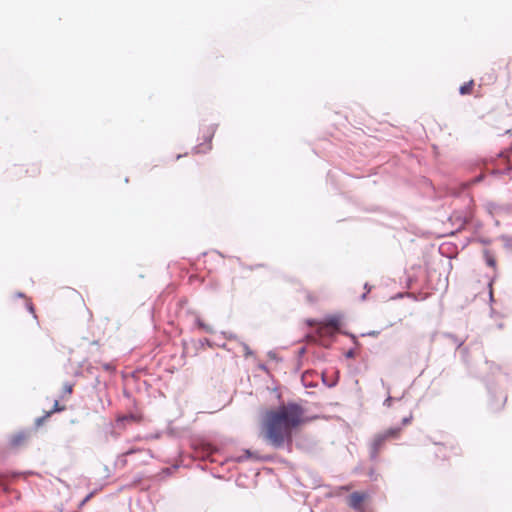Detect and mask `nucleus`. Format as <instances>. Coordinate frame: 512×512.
I'll return each mask as SVG.
<instances>
[{
    "label": "nucleus",
    "instance_id": "8",
    "mask_svg": "<svg viewBox=\"0 0 512 512\" xmlns=\"http://www.w3.org/2000/svg\"><path fill=\"white\" fill-rule=\"evenodd\" d=\"M196 323L198 325V327L202 330H204L205 332H208V333H213L214 330L212 328L211 325H208L206 324L201 318H196Z\"/></svg>",
    "mask_w": 512,
    "mask_h": 512
},
{
    "label": "nucleus",
    "instance_id": "14",
    "mask_svg": "<svg viewBox=\"0 0 512 512\" xmlns=\"http://www.w3.org/2000/svg\"><path fill=\"white\" fill-rule=\"evenodd\" d=\"M488 264L491 265V266H494L495 265V260L494 259H488Z\"/></svg>",
    "mask_w": 512,
    "mask_h": 512
},
{
    "label": "nucleus",
    "instance_id": "7",
    "mask_svg": "<svg viewBox=\"0 0 512 512\" xmlns=\"http://www.w3.org/2000/svg\"><path fill=\"white\" fill-rule=\"evenodd\" d=\"M320 330L324 329H332V330H338L339 329V321L336 318L328 320L324 325H322Z\"/></svg>",
    "mask_w": 512,
    "mask_h": 512
},
{
    "label": "nucleus",
    "instance_id": "3",
    "mask_svg": "<svg viewBox=\"0 0 512 512\" xmlns=\"http://www.w3.org/2000/svg\"><path fill=\"white\" fill-rule=\"evenodd\" d=\"M30 439V434L26 431H20L11 435L7 442V447L11 450H18L25 447Z\"/></svg>",
    "mask_w": 512,
    "mask_h": 512
},
{
    "label": "nucleus",
    "instance_id": "11",
    "mask_svg": "<svg viewBox=\"0 0 512 512\" xmlns=\"http://www.w3.org/2000/svg\"><path fill=\"white\" fill-rule=\"evenodd\" d=\"M62 410H64V407H60L58 401H55L53 410L49 412L47 416H49L52 412H58Z\"/></svg>",
    "mask_w": 512,
    "mask_h": 512
},
{
    "label": "nucleus",
    "instance_id": "12",
    "mask_svg": "<svg viewBox=\"0 0 512 512\" xmlns=\"http://www.w3.org/2000/svg\"><path fill=\"white\" fill-rule=\"evenodd\" d=\"M411 420H412V415H409L408 417L403 418V424L407 425L411 422Z\"/></svg>",
    "mask_w": 512,
    "mask_h": 512
},
{
    "label": "nucleus",
    "instance_id": "13",
    "mask_svg": "<svg viewBox=\"0 0 512 512\" xmlns=\"http://www.w3.org/2000/svg\"><path fill=\"white\" fill-rule=\"evenodd\" d=\"M28 309H29V311H30L32 314H35L34 307H33V304H32V303H28ZM34 317H36V315H34Z\"/></svg>",
    "mask_w": 512,
    "mask_h": 512
},
{
    "label": "nucleus",
    "instance_id": "1",
    "mask_svg": "<svg viewBox=\"0 0 512 512\" xmlns=\"http://www.w3.org/2000/svg\"><path fill=\"white\" fill-rule=\"evenodd\" d=\"M310 420L301 405L289 402L264 413L261 422V436L274 448H281L285 444L291 445L293 430L300 428Z\"/></svg>",
    "mask_w": 512,
    "mask_h": 512
},
{
    "label": "nucleus",
    "instance_id": "5",
    "mask_svg": "<svg viewBox=\"0 0 512 512\" xmlns=\"http://www.w3.org/2000/svg\"><path fill=\"white\" fill-rule=\"evenodd\" d=\"M143 420V416L140 412H132L126 415H120L117 417L116 421L118 424H123V427L125 426V423H140Z\"/></svg>",
    "mask_w": 512,
    "mask_h": 512
},
{
    "label": "nucleus",
    "instance_id": "9",
    "mask_svg": "<svg viewBox=\"0 0 512 512\" xmlns=\"http://www.w3.org/2000/svg\"><path fill=\"white\" fill-rule=\"evenodd\" d=\"M212 137H213V134H210L208 136V143H207L205 148H201V146L197 147V153L206 152L208 150H211V148H212V145H211Z\"/></svg>",
    "mask_w": 512,
    "mask_h": 512
},
{
    "label": "nucleus",
    "instance_id": "2",
    "mask_svg": "<svg viewBox=\"0 0 512 512\" xmlns=\"http://www.w3.org/2000/svg\"><path fill=\"white\" fill-rule=\"evenodd\" d=\"M402 429L399 427L389 428L386 431L377 434L373 440V448L375 452L379 451L386 441L390 439H397L401 434Z\"/></svg>",
    "mask_w": 512,
    "mask_h": 512
},
{
    "label": "nucleus",
    "instance_id": "4",
    "mask_svg": "<svg viewBox=\"0 0 512 512\" xmlns=\"http://www.w3.org/2000/svg\"><path fill=\"white\" fill-rule=\"evenodd\" d=\"M369 498V495L365 492H353L348 496V505L357 510L358 512H364V502Z\"/></svg>",
    "mask_w": 512,
    "mask_h": 512
},
{
    "label": "nucleus",
    "instance_id": "10",
    "mask_svg": "<svg viewBox=\"0 0 512 512\" xmlns=\"http://www.w3.org/2000/svg\"><path fill=\"white\" fill-rule=\"evenodd\" d=\"M73 384L71 383H65L63 386V392L65 395L70 396L73 392Z\"/></svg>",
    "mask_w": 512,
    "mask_h": 512
},
{
    "label": "nucleus",
    "instance_id": "6",
    "mask_svg": "<svg viewBox=\"0 0 512 512\" xmlns=\"http://www.w3.org/2000/svg\"><path fill=\"white\" fill-rule=\"evenodd\" d=\"M473 88H474V81L470 80L460 86L459 92L462 95H468V94L472 93Z\"/></svg>",
    "mask_w": 512,
    "mask_h": 512
}]
</instances>
